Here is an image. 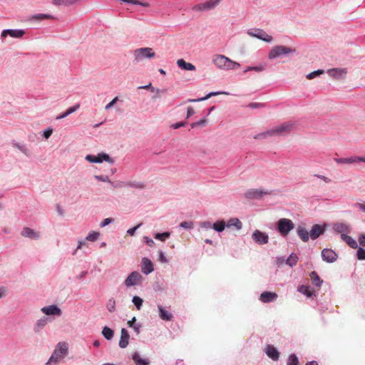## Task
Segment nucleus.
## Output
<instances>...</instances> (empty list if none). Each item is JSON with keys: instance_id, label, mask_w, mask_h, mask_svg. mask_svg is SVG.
<instances>
[{"instance_id": "1", "label": "nucleus", "mask_w": 365, "mask_h": 365, "mask_svg": "<svg viewBox=\"0 0 365 365\" xmlns=\"http://www.w3.org/2000/svg\"><path fill=\"white\" fill-rule=\"evenodd\" d=\"M212 61L215 66L222 70H234L240 66V63L220 54L213 56Z\"/></svg>"}, {"instance_id": "2", "label": "nucleus", "mask_w": 365, "mask_h": 365, "mask_svg": "<svg viewBox=\"0 0 365 365\" xmlns=\"http://www.w3.org/2000/svg\"><path fill=\"white\" fill-rule=\"evenodd\" d=\"M68 353V345L66 342H59L47 361V365L56 364L60 362Z\"/></svg>"}, {"instance_id": "3", "label": "nucleus", "mask_w": 365, "mask_h": 365, "mask_svg": "<svg viewBox=\"0 0 365 365\" xmlns=\"http://www.w3.org/2000/svg\"><path fill=\"white\" fill-rule=\"evenodd\" d=\"M294 52H295L294 48H292L284 46H276L270 50L268 55V58L269 59H274L282 55H289Z\"/></svg>"}, {"instance_id": "4", "label": "nucleus", "mask_w": 365, "mask_h": 365, "mask_svg": "<svg viewBox=\"0 0 365 365\" xmlns=\"http://www.w3.org/2000/svg\"><path fill=\"white\" fill-rule=\"evenodd\" d=\"M134 58L136 61H140L144 58H152L155 56L153 48L149 47L137 48L133 52Z\"/></svg>"}, {"instance_id": "5", "label": "nucleus", "mask_w": 365, "mask_h": 365, "mask_svg": "<svg viewBox=\"0 0 365 365\" xmlns=\"http://www.w3.org/2000/svg\"><path fill=\"white\" fill-rule=\"evenodd\" d=\"M294 128V123L291 122H285L281 125L275 126L274 128L270 129V130L272 136L283 135L292 131Z\"/></svg>"}, {"instance_id": "6", "label": "nucleus", "mask_w": 365, "mask_h": 365, "mask_svg": "<svg viewBox=\"0 0 365 365\" xmlns=\"http://www.w3.org/2000/svg\"><path fill=\"white\" fill-rule=\"evenodd\" d=\"M294 228L293 222L287 218H282L277 222V230L283 236H287Z\"/></svg>"}, {"instance_id": "7", "label": "nucleus", "mask_w": 365, "mask_h": 365, "mask_svg": "<svg viewBox=\"0 0 365 365\" xmlns=\"http://www.w3.org/2000/svg\"><path fill=\"white\" fill-rule=\"evenodd\" d=\"M142 279V275L138 272L134 271L128 276L124 283L127 287H130L140 284Z\"/></svg>"}, {"instance_id": "8", "label": "nucleus", "mask_w": 365, "mask_h": 365, "mask_svg": "<svg viewBox=\"0 0 365 365\" xmlns=\"http://www.w3.org/2000/svg\"><path fill=\"white\" fill-rule=\"evenodd\" d=\"M221 0H210L193 6L195 11H205L214 9Z\"/></svg>"}, {"instance_id": "9", "label": "nucleus", "mask_w": 365, "mask_h": 365, "mask_svg": "<svg viewBox=\"0 0 365 365\" xmlns=\"http://www.w3.org/2000/svg\"><path fill=\"white\" fill-rule=\"evenodd\" d=\"M86 159L91 163H102L103 160L110 163H113V159L106 153H99L98 155H88Z\"/></svg>"}, {"instance_id": "10", "label": "nucleus", "mask_w": 365, "mask_h": 365, "mask_svg": "<svg viewBox=\"0 0 365 365\" xmlns=\"http://www.w3.org/2000/svg\"><path fill=\"white\" fill-rule=\"evenodd\" d=\"M334 161L337 164H354L360 162L365 163V156H351L349 158H335Z\"/></svg>"}, {"instance_id": "11", "label": "nucleus", "mask_w": 365, "mask_h": 365, "mask_svg": "<svg viewBox=\"0 0 365 365\" xmlns=\"http://www.w3.org/2000/svg\"><path fill=\"white\" fill-rule=\"evenodd\" d=\"M26 34L24 29H4L1 31V37L6 38L9 36L12 38H20Z\"/></svg>"}, {"instance_id": "12", "label": "nucleus", "mask_w": 365, "mask_h": 365, "mask_svg": "<svg viewBox=\"0 0 365 365\" xmlns=\"http://www.w3.org/2000/svg\"><path fill=\"white\" fill-rule=\"evenodd\" d=\"M248 35L252 37L257 38L265 42H271L272 41V36L267 34L265 31L261 29H257L255 31H248Z\"/></svg>"}, {"instance_id": "13", "label": "nucleus", "mask_w": 365, "mask_h": 365, "mask_svg": "<svg viewBox=\"0 0 365 365\" xmlns=\"http://www.w3.org/2000/svg\"><path fill=\"white\" fill-rule=\"evenodd\" d=\"M253 240L259 245H264L268 242V235L259 230H255L252 235Z\"/></svg>"}, {"instance_id": "14", "label": "nucleus", "mask_w": 365, "mask_h": 365, "mask_svg": "<svg viewBox=\"0 0 365 365\" xmlns=\"http://www.w3.org/2000/svg\"><path fill=\"white\" fill-rule=\"evenodd\" d=\"M323 260L331 263L336 260L337 254L331 249H324L322 252Z\"/></svg>"}, {"instance_id": "15", "label": "nucleus", "mask_w": 365, "mask_h": 365, "mask_svg": "<svg viewBox=\"0 0 365 365\" xmlns=\"http://www.w3.org/2000/svg\"><path fill=\"white\" fill-rule=\"evenodd\" d=\"M264 195H270V192L261 189H251L247 190L245 193L246 197L250 199L260 198Z\"/></svg>"}, {"instance_id": "16", "label": "nucleus", "mask_w": 365, "mask_h": 365, "mask_svg": "<svg viewBox=\"0 0 365 365\" xmlns=\"http://www.w3.org/2000/svg\"><path fill=\"white\" fill-rule=\"evenodd\" d=\"M21 235L30 240H38L40 237L39 232H36L34 229L28 227H24L22 229Z\"/></svg>"}, {"instance_id": "17", "label": "nucleus", "mask_w": 365, "mask_h": 365, "mask_svg": "<svg viewBox=\"0 0 365 365\" xmlns=\"http://www.w3.org/2000/svg\"><path fill=\"white\" fill-rule=\"evenodd\" d=\"M278 295L275 292H264L259 296V299L263 303H268L275 301Z\"/></svg>"}, {"instance_id": "18", "label": "nucleus", "mask_w": 365, "mask_h": 365, "mask_svg": "<svg viewBox=\"0 0 365 365\" xmlns=\"http://www.w3.org/2000/svg\"><path fill=\"white\" fill-rule=\"evenodd\" d=\"M333 229L336 232L339 233L341 235L349 233L351 232L349 225L344 222H338L334 224Z\"/></svg>"}, {"instance_id": "19", "label": "nucleus", "mask_w": 365, "mask_h": 365, "mask_svg": "<svg viewBox=\"0 0 365 365\" xmlns=\"http://www.w3.org/2000/svg\"><path fill=\"white\" fill-rule=\"evenodd\" d=\"M154 270L153 262L148 258L144 257L142 259L141 271L148 274Z\"/></svg>"}, {"instance_id": "20", "label": "nucleus", "mask_w": 365, "mask_h": 365, "mask_svg": "<svg viewBox=\"0 0 365 365\" xmlns=\"http://www.w3.org/2000/svg\"><path fill=\"white\" fill-rule=\"evenodd\" d=\"M130 335L125 329H122L120 331V339L119 341V346L120 348H125L129 344Z\"/></svg>"}, {"instance_id": "21", "label": "nucleus", "mask_w": 365, "mask_h": 365, "mask_svg": "<svg viewBox=\"0 0 365 365\" xmlns=\"http://www.w3.org/2000/svg\"><path fill=\"white\" fill-rule=\"evenodd\" d=\"M267 356L274 361H277L279 357V354L277 349L272 346L267 345L265 349Z\"/></svg>"}, {"instance_id": "22", "label": "nucleus", "mask_w": 365, "mask_h": 365, "mask_svg": "<svg viewBox=\"0 0 365 365\" xmlns=\"http://www.w3.org/2000/svg\"><path fill=\"white\" fill-rule=\"evenodd\" d=\"M62 314L61 309L56 305L47 307V316L60 317Z\"/></svg>"}, {"instance_id": "23", "label": "nucleus", "mask_w": 365, "mask_h": 365, "mask_svg": "<svg viewBox=\"0 0 365 365\" xmlns=\"http://www.w3.org/2000/svg\"><path fill=\"white\" fill-rule=\"evenodd\" d=\"M341 240L345 242L350 247H351L353 249H356L358 247V244H357L356 241L354 239H353L351 237H350L346 234H342V235H341Z\"/></svg>"}, {"instance_id": "24", "label": "nucleus", "mask_w": 365, "mask_h": 365, "mask_svg": "<svg viewBox=\"0 0 365 365\" xmlns=\"http://www.w3.org/2000/svg\"><path fill=\"white\" fill-rule=\"evenodd\" d=\"M324 230L319 225H314L312 226V230L310 231V237L312 240H315L320 236L323 233Z\"/></svg>"}, {"instance_id": "25", "label": "nucleus", "mask_w": 365, "mask_h": 365, "mask_svg": "<svg viewBox=\"0 0 365 365\" xmlns=\"http://www.w3.org/2000/svg\"><path fill=\"white\" fill-rule=\"evenodd\" d=\"M11 143H12L14 147H15L16 148L19 150L25 155H26L27 157H30L31 156V153H30L29 150L26 148L25 144H22V143H18V142H16L15 140H12Z\"/></svg>"}, {"instance_id": "26", "label": "nucleus", "mask_w": 365, "mask_h": 365, "mask_svg": "<svg viewBox=\"0 0 365 365\" xmlns=\"http://www.w3.org/2000/svg\"><path fill=\"white\" fill-rule=\"evenodd\" d=\"M177 64L180 68L186 70V71H195V66L192 63H187L183 59L178 60Z\"/></svg>"}, {"instance_id": "27", "label": "nucleus", "mask_w": 365, "mask_h": 365, "mask_svg": "<svg viewBox=\"0 0 365 365\" xmlns=\"http://www.w3.org/2000/svg\"><path fill=\"white\" fill-rule=\"evenodd\" d=\"M159 316L161 319L165 321H170L173 318V314L168 311L165 310L162 306H158Z\"/></svg>"}, {"instance_id": "28", "label": "nucleus", "mask_w": 365, "mask_h": 365, "mask_svg": "<svg viewBox=\"0 0 365 365\" xmlns=\"http://www.w3.org/2000/svg\"><path fill=\"white\" fill-rule=\"evenodd\" d=\"M226 226L228 228L234 227L236 230H240L242 229V224L238 218H231L226 223Z\"/></svg>"}, {"instance_id": "29", "label": "nucleus", "mask_w": 365, "mask_h": 365, "mask_svg": "<svg viewBox=\"0 0 365 365\" xmlns=\"http://www.w3.org/2000/svg\"><path fill=\"white\" fill-rule=\"evenodd\" d=\"M46 327V316L38 319L34 324V331L35 333H39Z\"/></svg>"}, {"instance_id": "30", "label": "nucleus", "mask_w": 365, "mask_h": 365, "mask_svg": "<svg viewBox=\"0 0 365 365\" xmlns=\"http://www.w3.org/2000/svg\"><path fill=\"white\" fill-rule=\"evenodd\" d=\"M297 234L302 241L307 242L309 240L310 233L304 227H298Z\"/></svg>"}, {"instance_id": "31", "label": "nucleus", "mask_w": 365, "mask_h": 365, "mask_svg": "<svg viewBox=\"0 0 365 365\" xmlns=\"http://www.w3.org/2000/svg\"><path fill=\"white\" fill-rule=\"evenodd\" d=\"M328 73L331 76L334 78H338L339 76L345 75L346 73V71L341 68H333L329 70Z\"/></svg>"}, {"instance_id": "32", "label": "nucleus", "mask_w": 365, "mask_h": 365, "mask_svg": "<svg viewBox=\"0 0 365 365\" xmlns=\"http://www.w3.org/2000/svg\"><path fill=\"white\" fill-rule=\"evenodd\" d=\"M46 20V14H34L29 17L28 21L31 23Z\"/></svg>"}, {"instance_id": "33", "label": "nucleus", "mask_w": 365, "mask_h": 365, "mask_svg": "<svg viewBox=\"0 0 365 365\" xmlns=\"http://www.w3.org/2000/svg\"><path fill=\"white\" fill-rule=\"evenodd\" d=\"M133 359L137 365H149V361L147 359H141L138 353L133 355Z\"/></svg>"}, {"instance_id": "34", "label": "nucleus", "mask_w": 365, "mask_h": 365, "mask_svg": "<svg viewBox=\"0 0 365 365\" xmlns=\"http://www.w3.org/2000/svg\"><path fill=\"white\" fill-rule=\"evenodd\" d=\"M102 334L107 340H110L114 335V331L108 327H104L102 330Z\"/></svg>"}, {"instance_id": "35", "label": "nucleus", "mask_w": 365, "mask_h": 365, "mask_svg": "<svg viewBox=\"0 0 365 365\" xmlns=\"http://www.w3.org/2000/svg\"><path fill=\"white\" fill-rule=\"evenodd\" d=\"M310 278H311L312 283L317 287H319L321 285V284L322 283V280L320 279V277H319L317 273L314 271H313L310 273Z\"/></svg>"}, {"instance_id": "36", "label": "nucleus", "mask_w": 365, "mask_h": 365, "mask_svg": "<svg viewBox=\"0 0 365 365\" xmlns=\"http://www.w3.org/2000/svg\"><path fill=\"white\" fill-rule=\"evenodd\" d=\"M226 227V223L223 220L216 222L212 225V228L217 232H222Z\"/></svg>"}, {"instance_id": "37", "label": "nucleus", "mask_w": 365, "mask_h": 365, "mask_svg": "<svg viewBox=\"0 0 365 365\" xmlns=\"http://www.w3.org/2000/svg\"><path fill=\"white\" fill-rule=\"evenodd\" d=\"M298 261V257L295 254H292L287 259V264H289L291 267L296 265Z\"/></svg>"}, {"instance_id": "38", "label": "nucleus", "mask_w": 365, "mask_h": 365, "mask_svg": "<svg viewBox=\"0 0 365 365\" xmlns=\"http://www.w3.org/2000/svg\"><path fill=\"white\" fill-rule=\"evenodd\" d=\"M298 291L307 297H311L312 294V292L310 291L309 287L308 286L301 285L300 287H299Z\"/></svg>"}, {"instance_id": "39", "label": "nucleus", "mask_w": 365, "mask_h": 365, "mask_svg": "<svg viewBox=\"0 0 365 365\" xmlns=\"http://www.w3.org/2000/svg\"><path fill=\"white\" fill-rule=\"evenodd\" d=\"M219 93H214V92H212V93H208L206 96L205 97H202V98H200L198 99H188L187 101V102H189V103H194V102H199V101H205L207 99H208L209 98L213 96H215V95H217Z\"/></svg>"}, {"instance_id": "40", "label": "nucleus", "mask_w": 365, "mask_h": 365, "mask_svg": "<svg viewBox=\"0 0 365 365\" xmlns=\"http://www.w3.org/2000/svg\"><path fill=\"white\" fill-rule=\"evenodd\" d=\"M126 187H136L138 189H143L145 187V185L141 182H125Z\"/></svg>"}, {"instance_id": "41", "label": "nucleus", "mask_w": 365, "mask_h": 365, "mask_svg": "<svg viewBox=\"0 0 365 365\" xmlns=\"http://www.w3.org/2000/svg\"><path fill=\"white\" fill-rule=\"evenodd\" d=\"M100 233L98 232H92L87 235L86 240L91 242H95L98 239Z\"/></svg>"}, {"instance_id": "42", "label": "nucleus", "mask_w": 365, "mask_h": 365, "mask_svg": "<svg viewBox=\"0 0 365 365\" xmlns=\"http://www.w3.org/2000/svg\"><path fill=\"white\" fill-rule=\"evenodd\" d=\"M132 302H133L138 310H140L141 309L143 301L140 297L135 296L133 297Z\"/></svg>"}, {"instance_id": "43", "label": "nucleus", "mask_w": 365, "mask_h": 365, "mask_svg": "<svg viewBox=\"0 0 365 365\" xmlns=\"http://www.w3.org/2000/svg\"><path fill=\"white\" fill-rule=\"evenodd\" d=\"M271 136H272V133H271V130H267L265 132H263V133H259V134L256 135L254 137V138L257 140V139L266 138L271 137Z\"/></svg>"}, {"instance_id": "44", "label": "nucleus", "mask_w": 365, "mask_h": 365, "mask_svg": "<svg viewBox=\"0 0 365 365\" xmlns=\"http://www.w3.org/2000/svg\"><path fill=\"white\" fill-rule=\"evenodd\" d=\"M170 234L168 232H165L163 233H157L155 235V238L160 240V241H165V239L168 238L170 237Z\"/></svg>"}, {"instance_id": "45", "label": "nucleus", "mask_w": 365, "mask_h": 365, "mask_svg": "<svg viewBox=\"0 0 365 365\" xmlns=\"http://www.w3.org/2000/svg\"><path fill=\"white\" fill-rule=\"evenodd\" d=\"M298 364H299V361H298V358L297 357V356L294 354H291L289 356L287 365H298Z\"/></svg>"}, {"instance_id": "46", "label": "nucleus", "mask_w": 365, "mask_h": 365, "mask_svg": "<svg viewBox=\"0 0 365 365\" xmlns=\"http://www.w3.org/2000/svg\"><path fill=\"white\" fill-rule=\"evenodd\" d=\"M324 73V70H322V69H319V70H317V71H313L310 73H309L307 76V78L308 79H313L314 78H316L317 76L322 74Z\"/></svg>"}, {"instance_id": "47", "label": "nucleus", "mask_w": 365, "mask_h": 365, "mask_svg": "<svg viewBox=\"0 0 365 365\" xmlns=\"http://www.w3.org/2000/svg\"><path fill=\"white\" fill-rule=\"evenodd\" d=\"M107 309L110 312H113L115 309V301L113 299L108 300L107 304Z\"/></svg>"}, {"instance_id": "48", "label": "nucleus", "mask_w": 365, "mask_h": 365, "mask_svg": "<svg viewBox=\"0 0 365 365\" xmlns=\"http://www.w3.org/2000/svg\"><path fill=\"white\" fill-rule=\"evenodd\" d=\"M357 259L359 260H364L365 259V250L359 247L357 250L356 253Z\"/></svg>"}, {"instance_id": "49", "label": "nucleus", "mask_w": 365, "mask_h": 365, "mask_svg": "<svg viewBox=\"0 0 365 365\" xmlns=\"http://www.w3.org/2000/svg\"><path fill=\"white\" fill-rule=\"evenodd\" d=\"M94 178L99 181L112 183L107 175H95Z\"/></svg>"}, {"instance_id": "50", "label": "nucleus", "mask_w": 365, "mask_h": 365, "mask_svg": "<svg viewBox=\"0 0 365 365\" xmlns=\"http://www.w3.org/2000/svg\"><path fill=\"white\" fill-rule=\"evenodd\" d=\"M80 107V105L78 103L72 107H70L69 108H68L66 111V115H70L73 113H74L75 111H76Z\"/></svg>"}, {"instance_id": "51", "label": "nucleus", "mask_w": 365, "mask_h": 365, "mask_svg": "<svg viewBox=\"0 0 365 365\" xmlns=\"http://www.w3.org/2000/svg\"><path fill=\"white\" fill-rule=\"evenodd\" d=\"M248 107L251 108H264V105L262 103H251L248 105Z\"/></svg>"}, {"instance_id": "52", "label": "nucleus", "mask_w": 365, "mask_h": 365, "mask_svg": "<svg viewBox=\"0 0 365 365\" xmlns=\"http://www.w3.org/2000/svg\"><path fill=\"white\" fill-rule=\"evenodd\" d=\"M81 1L82 0H64L63 5L64 6H71V5L76 4Z\"/></svg>"}, {"instance_id": "53", "label": "nucleus", "mask_w": 365, "mask_h": 365, "mask_svg": "<svg viewBox=\"0 0 365 365\" xmlns=\"http://www.w3.org/2000/svg\"><path fill=\"white\" fill-rule=\"evenodd\" d=\"M135 317L128 322V324L130 328H133L135 331H138V327L135 326Z\"/></svg>"}, {"instance_id": "54", "label": "nucleus", "mask_w": 365, "mask_h": 365, "mask_svg": "<svg viewBox=\"0 0 365 365\" xmlns=\"http://www.w3.org/2000/svg\"><path fill=\"white\" fill-rule=\"evenodd\" d=\"M266 66L265 65H260L258 66H252L251 69L252 71H255L257 72H261L265 69Z\"/></svg>"}, {"instance_id": "55", "label": "nucleus", "mask_w": 365, "mask_h": 365, "mask_svg": "<svg viewBox=\"0 0 365 365\" xmlns=\"http://www.w3.org/2000/svg\"><path fill=\"white\" fill-rule=\"evenodd\" d=\"M205 123H206V120L205 119H201L197 122L192 123L191 124V127L193 128L198 125H204L205 124Z\"/></svg>"}, {"instance_id": "56", "label": "nucleus", "mask_w": 365, "mask_h": 365, "mask_svg": "<svg viewBox=\"0 0 365 365\" xmlns=\"http://www.w3.org/2000/svg\"><path fill=\"white\" fill-rule=\"evenodd\" d=\"M118 97L114 98L109 103H108L105 108L106 110L110 109L112 106H114V104L118 101Z\"/></svg>"}, {"instance_id": "57", "label": "nucleus", "mask_w": 365, "mask_h": 365, "mask_svg": "<svg viewBox=\"0 0 365 365\" xmlns=\"http://www.w3.org/2000/svg\"><path fill=\"white\" fill-rule=\"evenodd\" d=\"M200 227L205 229H210L212 227V225L210 222H202L200 223Z\"/></svg>"}, {"instance_id": "58", "label": "nucleus", "mask_w": 365, "mask_h": 365, "mask_svg": "<svg viewBox=\"0 0 365 365\" xmlns=\"http://www.w3.org/2000/svg\"><path fill=\"white\" fill-rule=\"evenodd\" d=\"M359 242L360 245L365 247V234H361L359 237Z\"/></svg>"}, {"instance_id": "59", "label": "nucleus", "mask_w": 365, "mask_h": 365, "mask_svg": "<svg viewBox=\"0 0 365 365\" xmlns=\"http://www.w3.org/2000/svg\"><path fill=\"white\" fill-rule=\"evenodd\" d=\"M195 113V111H194V109L192 108V107H188L187 108V115H186V118H190L192 115H193Z\"/></svg>"}, {"instance_id": "60", "label": "nucleus", "mask_w": 365, "mask_h": 365, "mask_svg": "<svg viewBox=\"0 0 365 365\" xmlns=\"http://www.w3.org/2000/svg\"><path fill=\"white\" fill-rule=\"evenodd\" d=\"M145 240L146 244L149 247H153L155 245V242L152 239H150V238H149L148 237H145Z\"/></svg>"}, {"instance_id": "61", "label": "nucleus", "mask_w": 365, "mask_h": 365, "mask_svg": "<svg viewBox=\"0 0 365 365\" xmlns=\"http://www.w3.org/2000/svg\"><path fill=\"white\" fill-rule=\"evenodd\" d=\"M140 226V225H137V226H135V227H133V228L129 229V230L127 231L128 234H129V235H131V236L134 235V234H135V231L137 230V229H138Z\"/></svg>"}, {"instance_id": "62", "label": "nucleus", "mask_w": 365, "mask_h": 365, "mask_svg": "<svg viewBox=\"0 0 365 365\" xmlns=\"http://www.w3.org/2000/svg\"><path fill=\"white\" fill-rule=\"evenodd\" d=\"M186 122H179V123H177L175 124H173L172 125V127L174 128V129H178L180 127H182V126H185L186 125Z\"/></svg>"}, {"instance_id": "63", "label": "nucleus", "mask_w": 365, "mask_h": 365, "mask_svg": "<svg viewBox=\"0 0 365 365\" xmlns=\"http://www.w3.org/2000/svg\"><path fill=\"white\" fill-rule=\"evenodd\" d=\"M56 211L58 212V214L61 216H63V208L61 207V205L59 204H56Z\"/></svg>"}, {"instance_id": "64", "label": "nucleus", "mask_w": 365, "mask_h": 365, "mask_svg": "<svg viewBox=\"0 0 365 365\" xmlns=\"http://www.w3.org/2000/svg\"><path fill=\"white\" fill-rule=\"evenodd\" d=\"M356 207H359L363 211H365V202L356 203Z\"/></svg>"}]
</instances>
